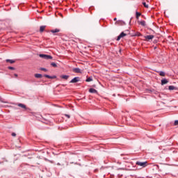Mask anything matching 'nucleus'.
<instances>
[{
    "label": "nucleus",
    "instance_id": "30",
    "mask_svg": "<svg viewBox=\"0 0 178 178\" xmlns=\"http://www.w3.org/2000/svg\"><path fill=\"white\" fill-rule=\"evenodd\" d=\"M58 165H60V163H58Z\"/></svg>",
    "mask_w": 178,
    "mask_h": 178
},
{
    "label": "nucleus",
    "instance_id": "20",
    "mask_svg": "<svg viewBox=\"0 0 178 178\" xmlns=\"http://www.w3.org/2000/svg\"><path fill=\"white\" fill-rule=\"evenodd\" d=\"M51 66H52L53 67H58V65L55 63H51Z\"/></svg>",
    "mask_w": 178,
    "mask_h": 178
},
{
    "label": "nucleus",
    "instance_id": "23",
    "mask_svg": "<svg viewBox=\"0 0 178 178\" xmlns=\"http://www.w3.org/2000/svg\"><path fill=\"white\" fill-rule=\"evenodd\" d=\"M40 70H42L43 72H48V70L44 67L40 68Z\"/></svg>",
    "mask_w": 178,
    "mask_h": 178
},
{
    "label": "nucleus",
    "instance_id": "1",
    "mask_svg": "<svg viewBox=\"0 0 178 178\" xmlns=\"http://www.w3.org/2000/svg\"><path fill=\"white\" fill-rule=\"evenodd\" d=\"M40 58H42V59H46L47 60H49V59H53V57L51 55L48 54H40Z\"/></svg>",
    "mask_w": 178,
    "mask_h": 178
},
{
    "label": "nucleus",
    "instance_id": "10",
    "mask_svg": "<svg viewBox=\"0 0 178 178\" xmlns=\"http://www.w3.org/2000/svg\"><path fill=\"white\" fill-rule=\"evenodd\" d=\"M73 72H74V73H81V70H80V68H74Z\"/></svg>",
    "mask_w": 178,
    "mask_h": 178
},
{
    "label": "nucleus",
    "instance_id": "27",
    "mask_svg": "<svg viewBox=\"0 0 178 178\" xmlns=\"http://www.w3.org/2000/svg\"><path fill=\"white\" fill-rule=\"evenodd\" d=\"M65 116H66V118H67L68 119H70V115L65 114Z\"/></svg>",
    "mask_w": 178,
    "mask_h": 178
},
{
    "label": "nucleus",
    "instance_id": "16",
    "mask_svg": "<svg viewBox=\"0 0 178 178\" xmlns=\"http://www.w3.org/2000/svg\"><path fill=\"white\" fill-rule=\"evenodd\" d=\"M59 31H60V30H59L58 29L51 30V33H59Z\"/></svg>",
    "mask_w": 178,
    "mask_h": 178
},
{
    "label": "nucleus",
    "instance_id": "14",
    "mask_svg": "<svg viewBox=\"0 0 178 178\" xmlns=\"http://www.w3.org/2000/svg\"><path fill=\"white\" fill-rule=\"evenodd\" d=\"M60 77L64 80H67V79H69V75H61Z\"/></svg>",
    "mask_w": 178,
    "mask_h": 178
},
{
    "label": "nucleus",
    "instance_id": "18",
    "mask_svg": "<svg viewBox=\"0 0 178 178\" xmlns=\"http://www.w3.org/2000/svg\"><path fill=\"white\" fill-rule=\"evenodd\" d=\"M6 61L7 63L9 62V63H15V62H16L15 60H10V59H7Z\"/></svg>",
    "mask_w": 178,
    "mask_h": 178
},
{
    "label": "nucleus",
    "instance_id": "6",
    "mask_svg": "<svg viewBox=\"0 0 178 178\" xmlns=\"http://www.w3.org/2000/svg\"><path fill=\"white\" fill-rule=\"evenodd\" d=\"M17 106H19V108H22V109H24L25 111H26V109H27V106H26L25 104H23L22 103L17 104Z\"/></svg>",
    "mask_w": 178,
    "mask_h": 178
},
{
    "label": "nucleus",
    "instance_id": "26",
    "mask_svg": "<svg viewBox=\"0 0 178 178\" xmlns=\"http://www.w3.org/2000/svg\"><path fill=\"white\" fill-rule=\"evenodd\" d=\"M11 136H12L13 137H16V133H15V132L12 133V134H11Z\"/></svg>",
    "mask_w": 178,
    "mask_h": 178
},
{
    "label": "nucleus",
    "instance_id": "3",
    "mask_svg": "<svg viewBox=\"0 0 178 178\" xmlns=\"http://www.w3.org/2000/svg\"><path fill=\"white\" fill-rule=\"evenodd\" d=\"M126 35H127V34L124 33V32H122L117 38V41H120L121 38H123V37H126Z\"/></svg>",
    "mask_w": 178,
    "mask_h": 178
},
{
    "label": "nucleus",
    "instance_id": "22",
    "mask_svg": "<svg viewBox=\"0 0 178 178\" xmlns=\"http://www.w3.org/2000/svg\"><path fill=\"white\" fill-rule=\"evenodd\" d=\"M143 5L145 6V8H146L147 9H148L149 6H148V5L147 4V3L143 2Z\"/></svg>",
    "mask_w": 178,
    "mask_h": 178
},
{
    "label": "nucleus",
    "instance_id": "24",
    "mask_svg": "<svg viewBox=\"0 0 178 178\" xmlns=\"http://www.w3.org/2000/svg\"><path fill=\"white\" fill-rule=\"evenodd\" d=\"M178 125V120H175L174 123V126H177Z\"/></svg>",
    "mask_w": 178,
    "mask_h": 178
},
{
    "label": "nucleus",
    "instance_id": "17",
    "mask_svg": "<svg viewBox=\"0 0 178 178\" xmlns=\"http://www.w3.org/2000/svg\"><path fill=\"white\" fill-rule=\"evenodd\" d=\"M159 75L162 76L163 77H165V72H163V71L159 72Z\"/></svg>",
    "mask_w": 178,
    "mask_h": 178
},
{
    "label": "nucleus",
    "instance_id": "8",
    "mask_svg": "<svg viewBox=\"0 0 178 178\" xmlns=\"http://www.w3.org/2000/svg\"><path fill=\"white\" fill-rule=\"evenodd\" d=\"M169 83V81L168 79H164L161 80V86H165V84H168Z\"/></svg>",
    "mask_w": 178,
    "mask_h": 178
},
{
    "label": "nucleus",
    "instance_id": "19",
    "mask_svg": "<svg viewBox=\"0 0 178 178\" xmlns=\"http://www.w3.org/2000/svg\"><path fill=\"white\" fill-rule=\"evenodd\" d=\"M140 16H141V13L136 12V19H138V17H140Z\"/></svg>",
    "mask_w": 178,
    "mask_h": 178
},
{
    "label": "nucleus",
    "instance_id": "15",
    "mask_svg": "<svg viewBox=\"0 0 178 178\" xmlns=\"http://www.w3.org/2000/svg\"><path fill=\"white\" fill-rule=\"evenodd\" d=\"M168 89H169L170 91H172V90H177V88L176 87L173 86H170L168 87Z\"/></svg>",
    "mask_w": 178,
    "mask_h": 178
},
{
    "label": "nucleus",
    "instance_id": "13",
    "mask_svg": "<svg viewBox=\"0 0 178 178\" xmlns=\"http://www.w3.org/2000/svg\"><path fill=\"white\" fill-rule=\"evenodd\" d=\"M35 77L36 79H42V74H35Z\"/></svg>",
    "mask_w": 178,
    "mask_h": 178
},
{
    "label": "nucleus",
    "instance_id": "28",
    "mask_svg": "<svg viewBox=\"0 0 178 178\" xmlns=\"http://www.w3.org/2000/svg\"><path fill=\"white\" fill-rule=\"evenodd\" d=\"M113 20H114V22H116V20H118V19L117 18H114Z\"/></svg>",
    "mask_w": 178,
    "mask_h": 178
},
{
    "label": "nucleus",
    "instance_id": "9",
    "mask_svg": "<svg viewBox=\"0 0 178 178\" xmlns=\"http://www.w3.org/2000/svg\"><path fill=\"white\" fill-rule=\"evenodd\" d=\"M138 24H140V26H143V27H145L146 24L145 21H138Z\"/></svg>",
    "mask_w": 178,
    "mask_h": 178
},
{
    "label": "nucleus",
    "instance_id": "4",
    "mask_svg": "<svg viewBox=\"0 0 178 178\" xmlns=\"http://www.w3.org/2000/svg\"><path fill=\"white\" fill-rule=\"evenodd\" d=\"M145 41H149V40H152L154 38V35H149L147 36H145Z\"/></svg>",
    "mask_w": 178,
    "mask_h": 178
},
{
    "label": "nucleus",
    "instance_id": "21",
    "mask_svg": "<svg viewBox=\"0 0 178 178\" xmlns=\"http://www.w3.org/2000/svg\"><path fill=\"white\" fill-rule=\"evenodd\" d=\"M86 81H87L88 83H89L90 81H92V77H89L88 78Z\"/></svg>",
    "mask_w": 178,
    "mask_h": 178
},
{
    "label": "nucleus",
    "instance_id": "2",
    "mask_svg": "<svg viewBox=\"0 0 178 178\" xmlns=\"http://www.w3.org/2000/svg\"><path fill=\"white\" fill-rule=\"evenodd\" d=\"M147 161L145 162H141V161H137L136 162V165H138V166H141L142 168H145V166H147Z\"/></svg>",
    "mask_w": 178,
    "mask_h": 178
},
{
    "label": "nucleus",
    "instance_id": "12",
    "mask_svg": "<svg viewBox=\"0 0 178 178\" xmlns=\"http://www.w3.org/2000/svg\"><path fill=\"white\" fill-rule=\"evenodd\" d=\"M47 27V26H41L40 27V33H43L44 30H45V28Z\"/></svg>",
    "mask_w": 178,
    "mask_h": 178
},
{
    "label": "nucleus",
    "instance_id": "5",
    "mask_svg": "<svg viewBox=\"0 0 178 178\" xmlns=\"http://www.w3.org/2000/svg\"><path fill=\"white\" fill-rule=\"evenodd\" d=\"M78 81H80V78L75 77V78L72 79L70 83H78Z\"/></svg>",
    "mask_w": 178,
    "mask_h": 178
},
{
    "label": "nucleus",
    "instance_id": "7",
    "mask_svg": "<svg viewBox=\"0 0 178 178\" xmlns=\"http://www.w3.org/2000/svg\"><path fill=\"white\" fill-rule=\"evenodd\" d=\"M89 92L91 94H98V91L94 88L89 89Z\"/></svg>",
    "mask_w": 178,
    "mask_h": 178
},
{
    "label": "nucleus",
    "instance_id": "11",
    "mask_svg": "<svg viewBox=\"0 0 178 178\" xmlns=\"http://www.w3.org/2000/svg\"><path fill=\"white\" fill-rule=\"evenodd\" d=\"M44 77H46L47 79H56V76H49V75H48V74H44Z\"/></svg>",
    "mask_w": 178,
    "mask_h": 178
},
{
    "label": "nucleus",
    "instance_id": "29",
    "mask_svg": "<svg viewBox=\"0 0 178 178\" xmlns=\"http://www.w3.org/2000/svg\"><path fill=\"white\" fill-rule=\"evenodd\" d=\"M15 77H17V74H14Z\"/></svg>",
    "mask_w": 178,
    "mask_h": 178
},
{
    "label": "nucleus",
    "instance_id": "25",
    "mask_svg": "<svg viewBox=\"0 0 178 178\" xmlns=\"http://www.w3.org/2000/svg\"><path fill=\"white\" fill-rule=\"evenodd\" d=\"M8 69L10 70H15V67H8Z\"/></svg>",
    "mask_w": 178,
    "mask_h": 178
}]
</instances>
